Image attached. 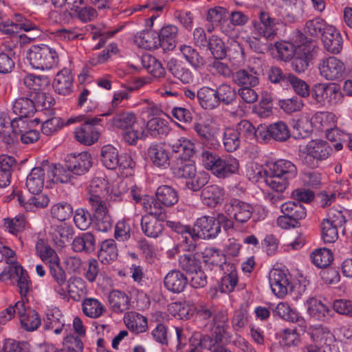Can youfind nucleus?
<instances>
[{
  "mask_svg": "<svg viewBox=\"0 0 352 352\" xmlns=\"http://www.w3.org/2000/svg\"><path fill=\"white\" fill-rule=\"evenodd\" d=\"M297 174L296 166L290 161L279 160L272 164L269 169L265 170V182L276 192H283L289 184V181Z\"/></svg>",
  "mask_w": 352,
  "mask_h": 352,
  "instance_id": "obj_1",
  "label": "nucleus"
},
{
  "mask_svg": "<svg viewBox=\"0 0 352 352\" xmlns=\"http://www.w3.org/2000/svg\"><path fill=\"white\" fill-rule=\"evenodd\" d=\"M27 59L32 67L38 69H50L58 65L56 51L46 45H33L28 50Z\"/></svg>",
  "mask_w": 352,
  "mask_h": 352,
  "instance_id": "obj_2",
  "label": "nucleus"
},
{
  "mask_svg": "<svg viewBox=\"0 0 352 352\" xmlns=\"http://www.w3.org/2000/svg\"><path fill=\"white\" fill-rule=\"evenodd\" d=\"M48 267L51 276L57 285L54 289L60 296H65L66 292L74 293L73 285H82L80 278L73 277L67 280L66 273L60 266V261L49 265Z\"/></svg>",
  "mask_w": 352,
  "mask_h": 352,
  "instance_id": "obj_3",
  "label": "nucleus"
},
{
  "mask_svg": "<svg viewBox=\"0 0 352 352\" xmlns=\"http://www.w3.org/2000/svg\"><path fill=\"white\" fill-rule=\"evenodd\" d=\"M90 206L93 212L96 229L102 232H107L111 230L113 219L105 201H100L98 198H91Z\"/></svg>",
  "mask_w": 352,
  "mask_h": 352,
  "instance_id": "obj_4",
  "label": "nucleus"
},
{
  "mask_svg": "<svg viewBox=\"0 0 352 352\" xmlns=\"http://www.w3.org/2000/svg\"><path fill=\"white\" fill-rule=\"evenodd\" d=\"M15 307L21 327L25 331H33L38 329L41 324V319L39 314L29 306L28 301L23 298L15 303Z\"/></svg>",
  "mask_w": 352,
  "mask_h": 352,
  "instance_id": "obj_5",
  "label": "nucleus"
},
{
  "mask_svg": "<svg viewBox=\"0 0 352 352\" xmlns=\"http://www.w3.org/2000/svg\"><path fill=\"white\" fill-rule=\"evenodd\" d=\"M332 151L331 146L324 140H311L306 146L304 163L308 166L314 168L315 160H324L329 157Z\"/></svg>",
  "mask_w": 352,
  "mask_h": 352,
  "instance_id": "obj_6",
  "label": "nucleus"
},
{
  "mask_svg": "<svg viewBox=\"0 0 352 352\" xmlns=\"http://www.w3.org/2000/svg\"><path fill=\"white\" fill-rule=\"evenodd\" d=\"M318 67L320 76L328 80H338L345 72L344 63L333 56L320 59Z\"/></svg>",
  "mask_w": 352,
  "mask_h": 352,
  "instance_id": "obj_7",
  "label": "nucleus"
},
{
  "mask_svg": "<svg viewBox=\"0 0 352 352\" xmlns=\"http://www.w3.org/2000/svg\"><path fill=\"white\" fill-rule=\"evenodd\" d=\"M258 19V21H252L254 33L267 38L270 41L273 40L277 34V25H280V21L271 17L269 13L264 11L259 12Z\"/></svg>",
  "mask_w": 352,
  "mask_h": 352,
  "instance_id": "obj_8",
  "label": "nucleus"
},
{
  "mask_svg": "<svg viewBox=\"0 0 352 352\" xmlns=\"http://www.w3.org/2000/svg\"><path fill=\"white\" fill-rule=\"evenodd\" d=\"M309 334L311 342L307 346L319 352H327V349H331L330 345L333 336L327 327L322 325L312 326L309 329Z\"/></svg>",
  "mask_w": 352,
  "mask_h": 352,
  "instance_id": "obj_9",
  "label": "nucleus"
},
{
  "mask_svg": "<svg viewBox=\"0 0 352 352\" xmlns=\"http://www.w3.org/2000/svg\"><path fill=\"white\" fill-rule=\"evenodd\" d=\"M221 231L219 223L214 217L204 216L197 219L192 233L193 237L208 239L215 237Z\"/></svg>",
  "mask_w": 352,
  "mask_h": 352,
  "instance_id": "obj_10",
  "label": "nucleus"
},
{
  "mask_svg": "<svg viewBox=\"0 0 352 352\" xmlns=\"http://www.w3.org/2000/svg\"><path fill=\"white\" fill-rule=\"evenodd\" d=\"M47 171H50L49 162L44 160L41 166L32 169L26 179V187L31 193L41 192L44 185V181L47 179Z\"/></svg>",
  "mask_w": 352,
  "mask_h": 352,
  "instance_id": "obj_11",
  "label": "nucleus"
},
{
  "mask_svg": "<svg viewBox=\"0 0 352 352\" xmlns=\"http://www.w3.org/2000/svg\"><path fill=\"white\" fill-rule=\"evenodd\" d=\"M101 121L100 118H94L87 119L75 131V138L78 142L85 145H91L95 143L98 138L99 133L95 126Z\"/></svg>",
  "mask_w": 352,
  "mask_h": 352,
  "instance_id": "obj_12",
  "label": "nucleus"
},
{
  "mask_svg": "<svg viewBox=\"0 0 352 352\" xmlns=\"http://www.w3.org/2000/svg\"><path fill=\"white\" fill-rule=\"evenodd\" d=\"M270 283L272 292L279 298L285 296L288 291H292L293 288L288 275L278 269H274L271 272Z\"/></svg>",
  "mask_w": 352,
  "mask_h": 352,
  "instance_id": "obj_13",
  "label": "nucleus"
},
{
  "mask_svg": "<svg viewBox=\"0 0 352 352\" xmlns=\"http://www.w3.org/2000/svg\"><path fill=\"white\" fill-rule=\"evenodd\" d=\"M226 212L232 216L236 221L244 223L251 218L253 208L248 203L234 199L226 206Z\"/></svg>",
  "mask_w": 352,
  "mask_h": 352,
  "instance_id": "obj_14",
  "label": "nucleus"
},
{
  "mask_svg": "<svg viewBox=\"0 0 352 352\" xmlns=\"http://www.w3.org/2000/svg\"><path fill=\"white\" fill-rule=\"evenodd\" d=\"M65 160L67 169L77 175L85 174L92 166L91 157L87 153L68 155Z\"/></svg>",
  "mask_w": 352,
  "mask_h": 352,
  "instance_id": "obj_15",
  "label": "nucleus"
},
{
  "mask_svg": "<svg viewBox=\"0 0 352 352\" xmlns=\"http://www.w3.org/2000/svg\"><path fill=\"white\" fill-rule=\"evenodd\" d=\"M321 38L324 49L329 52L334 54L340 52L342 48V38L335 27L328 26Z\"/></svg>",
  "mask_w": 352,
  "mask_h": 352,
  "instance_id": "obj_16",
  "label": "nucleus"
},
{
  "mask_svg": "<svg viewBox=\"0 0 352 352\" xmlns=\"http://www.w3.org/2000/svg\"><path fill=\"white\" fill-rule=\"evenodd\" d=\"M273 314L287 322L297 323L302 331L305 330L306 322L305 319L287 303L279 302L273 310Z\"/></svg>",
  "mask_w": 352,
  "mask_h": 352,
  "instance_id": "obj_17",
  "label": "nucleus"
},
{
  "mask_svg": "<svg viewBox=\"0 0 352 352\" xmlns=\"http://www.w3.org/2000/svg\"><path fill=\"white\" fill-rule=\"evenodd\" d=\"M108 304L111 311L116 314H123L131 307L129 296L120 290H112L108 295Z\"/></svg>",
  "mask_w": 352,
  "mask_h": 352,
  "instance_id": "obj_18",
  "label": "nucleus"
},
{
  "mask_svg": "<svg viewBox=\"0 0 352 352\" xmlns=\"http://www.w3.org/2000/svg\"><path fill=\"white\" fill-rule=\"evenodd\" d=\"M147 154L155 166L166 168L170 165L169 152L162 143L152 144L147 150Z\"/></svg>",
  "mask_w": 352,
  "mask_h": 352,
  "instance_id": "obj_19",
  "label": "nucleus"
},
{
  "mask_svg": "<svg viewBox=\"0 0 352 352\" xmlns=\"http://www.w3.org/2000/svg\"><path fill=\"white\" fill-rule=\"evenodd\" d=\"M165 287L175 294L182 292L188 284V278L179 270H172L168 272L164 280Z\"/></svg>",
  "mask_w": 352,
  "mask_h": 352,
  "instance_id": "obj_20",
  "label": "nucleus"
},
{
  "mask_svg": "<svg viewBox=\"0 0 352 352\" xmlns=\"http://www.w3.org/2000/svg\"><path fill=\"white\" fill-rule=\"evenodd\" d=\"M164 221L153 216L144 215L141 219L142 230L148 237L157 238L163 232Z\"/></svg>",
  "mask_w": 352,
  "mask_h": 352,
  "instance_id": "obj_21",
  "label": "nucleus"
},
{
  "mask_svg": "<svg viewBox=\"0 0 352 352\" xmlns=\"http://www.w3.org/2000/svg\"><path fill=\"white\" fill-rule=\"evenodd\" d=\"M345 222L344 217L341 212H338L336 220L324 219L322 223V239L324 243H333L338 238L337 227Z\"/></svg>",
  "mask_w": 352,
  "mask_h": 352,
  "instance_id": "obj_22",
  "label": "nucleus"
},
{
  "mask_svg": "<svg viewBox=\"0 0 352 352\" xmlns=\"http://www.w3.org/2000/svg\"><path fill=\"white\" fill-rule=\"evenodd\" d=\"M312 56V52L309 46L305 45L299 46L292 63V69L298 74L305 72L308 69Z\"/></svg>",
  "mask_w": 352,
  "mask_h": 352,
  "instance_id": "obj_23",
  "label": "nucleus"
},
{
  "mask_svg": "<svg viewBox=\"0 0 352 352\" xmlns=\"http://www.w3.org/2000/svg\"><path fill=\"white\" fill-rule=\"evenodd\" d=\"M222 270L225 271V275L221 278L220 290L223 293H230L238 283L236 267L233 264L225 263L222 265Z\"/></svg>",
  "mask_w": 352,
  "mask_h": 352,
  "instance_id": "obj_24",
  "label": "nucleus"
},
{
  "mask_svg": "<svg viewBox=\"0 0 352 352\" xmlns=\"http://www.w3.org/2000/svg\"><path fill=\"white\" fill-rule=\"evenodd\" d=\"M73 81L70 72L64 69L56 74L53 82V87L58 94L68 95L72 91Z\"/></svg>",
  "mask_w": 352,
  "mask_h": 352,
  "instance_id": "obj_25",
  "label": "nucleus"
},
{
  "mask_svg": "<svg viewBox=\"0 0 352 352\" xmlns=\"http://www.w3.org/2000/svg\"><path fill=\"white\" fill-rule=\"evenodd\" d=\"M306 303L307 305V312L311 316L319 320H328L331 316L332 311L330 307L320 300L315 298H310Z\"/></svg>",
  "mask_w": 352,
  "mask_h": 352,
  "instance_id": "obj_26",
  "label": "nucleus"
},
{
  "mask_svg": "<svg viewBox=\"0 0 352 352\" xmlns=\"http://www.w3.org/2000/svg\"><path fill=\"white\" fill-rule=\"evenodd\" d=\"M170 168L175 177L186 179L194 175L196 170L195 164L191 160L175 159Z\"/></svg>",
  "mask_w": 352,
  "mask_h": 352,
  "instance_id": "obj_27",
  "label": "nucleus"
},
{
  "mask_svg": "<svg viewBox=\"0 0 352 352\" xmlns=\"http://www.w3.org/2000/svg\"><path fill=\"white\" fill-rule=\"evenodd\" d=\"M216 90L208 87H203L198 90L197 101L201 108L213 110L219 106Z\"/></svg>",
  "mask_w": 352,
  "mask_h": 352,
  "instance_id": "obj_28",
  "label": "nucleus"
},
{
  "mask_svg": "<svg viewBox=\"0 0 352 352\" xmlns=\"http://www.w3.org/2000/svg\"><path fill=\"white\" fill-rule=\"evenodd\" d=\"M13 113L21 117L30 118L36 111V104L32 97H20L12 104Z\"/></svg>",
  "mask_w": 352,
  "mask_h": 352,
  "instance_id": "obj_29",
  "label": "nucleus"
},
{
  "mask_svg": "<svg viewBox=\"0 0 352 352\" xmlns=\"http://www.w3.org/2000/svg\"><path fill=\"white\" fill-rule=\"evenodd\" d=\"M72 246L76 252H92L96 247L95 236L90 232L82 233L74 238Z\"/></svg>",
  "mask_w": 352,
  "mask_h": 352,
  "instance_id": "obj_30",
  "label": "nucleus"
},
{
  "mask_svg": "<svg viewBox=\"0 0 352 352\" xmlns=\"http://www.w3.org/2000/svg\"><path fill=\"white\" fill-rule=\"evenodd\" d=\"M232 80L241 87H254L259 83L258 77L253 69H239L232 74Z\"/></svg>",
  "mask_w": 352,
  "mask_h": 352,
  "instance_id": "obj_31",
  "label": "nucleus"
},
{
  "mask_svg": "<svg viewBox=\"0 0 352 352\" xmlns=\"http://www.w3.org/2000/svg\"><path fill=\"white\" fill-rule=\"evenodd\" d=\"M74 230L71 224L60 223L56 226L53 233H51L54 243L60 248L64 247L73 237Z\"/></svg>",
  "mask_w": 352,
  "mask_h": 352,
  "instance_id": "obj_32",
  "label": "nucleus"
},
{
  "mask_svg": "<svg viewBox=\"0 0 352 352\" xmlns=\"http://www.w3.org/2000/svg\"><path fill=\"white\" fill-rule=\"evenodd\" d=\"M156 198L164 207H171L179 200L178 192L170 186L162 185L157 188L155 192Z\"/></svg>",
  "mask_w": 352,
  "mask_h": 352,
  "instance_id": "obj_33",
  "label": "nucleus"
},
{
  "mask_svg": "<svg viewBox=\"0 0 352 352\" xmlns=\"http://www.w3.org/2000/svg\"><path fill=\"white\" fill-rule=\"evenodd\" d=\"M167 67L169 72L182 82L190 83L192 82L193 76L192 72L182 62L172 58L168 62Z\"/></svg>",
  "mask_w": 352,
  "mask_h": 352,
  "instance_id": "obj_34",
  "label": "nucleus"
},
{
  "mask_svg": "<svg viewBox=\"0 0 352 352\" xmlns=\"http://www.w3.org/2000/svg\"><path fill=\"white\" fill-rule=\"evenodd\" d=\"M177 32V27L173 25L162 28L158 33L159 39H160V47L164 50H173L176 45Z\"/></svg>",
  "mask_w": 352,
  "mask_h": 352,
  "instance_id": "obj_35",
  "label": "nucleus"
},
{
  "mask_svg": "<svg viewBox=\"0 0 352 352\" xmlns=\"http://www.w3.org/2000/svg\"><path fill=\"white\" fill-rule=\"evenodd\" d=\"M135 41L146 50H153L160 46L158 32L153 30H144L135 36Z\"/></svg>",
  "mask_w": 352,
  "mask_h": 352,
  "instance_id": "obj_36",
  "label": "nucleus"
},
{
  "mask_svg": "<svg viewBox=\"0 0 352 352\" xmlns=\"http://www.w3.org/2000/svg\"><path fill=\"white\" fill-rule=\"evenodd\" d=\"M50 171H47V179L53 183H67L71 180L72 173V170L66 167V161L65 165H54L49 163Z\"/></svg>",
  "mask_w": 352,
  "mask_h": 352,
  "instance_id": "obj_37",
  "label": "nucleus"
},
{
  "mask_svg": "<svg viewBox=\"0 0 352 352\" xmlns=\"http://www.w3.org/2000/svg\"><path fill=\"white\" fill-rule=\"evenodd\" d=\"M36 254L49 265L60 261V258L53 250L43 239H38L36 243Z\"/></svg>",
  "mask_w": 352,
  "mask_h": 352,
  "instance_id": "obj_38",
  "label": "nucleus"
},
{
  "mask_svg": "<svg viewBox=\"0 0 352 352\" xmlns=\"http://www.w3.org/2000/svg\"><path fill=\"white\" fill-rule=\"evenodd\" d=\"M109 123L115 128L126 130L138 122L133 112L120 111L109 120Z\"/></svg>",
  "mask_w": 352,
  "mask_h": 352,
  "instance_id": "obj_39",
  "label": "nucleus"
},
{
  "mask_svg": "<svg viewBox=\"0 0 352 352\" xmlns=\"http://www.w3.org/2000/svg\"><path fill=\"white\" fill-rule=\"evenodd\" d=\"M117 256V245L113 239H107L100 243L98 257L102 263H108L116 259Z\"/></svg>",
  "mask_w": 352,
  "mask_h": 352,
  "instance_id": "obj_40",
  "label": "nucleus"
},
{
  "mask_svg": "<svg viewBox=\"0 0 352 352\" xmlns=\"http://www.w3.org/2000/svg\"><path fill=\"white\" fill-rule=\"evenodd\" d=\"M223 190L217 185H209L204 187L201 197L205 204L214 207L223 199Z\"/></svg>",
  "mask_w": 352,
  "mask_h": 352,
  "instance_id": "obj_41",
  "label": "nucleus"
},
{
  "mask_svg": "<svg viewBox=\"0 0 352 352\" xmlns=\"http://www.w3.org/2000/svg\"><path fill=\"white\" fill-rule=\"evenodd\" d=\"M147 134L153 138H161L166 135L170 131L167 122L160 118H153L146 124Z\"/></svg>",
  "mask_w": 352,
  "mask_h": 352,
  "instance_id": "obj_42",
  "label": "nucleus"
},
{
  "mask_svg": "<svg viewBox=\"0 0 352 352\" xmlns=\"http://www.w3.org/2000/svg\"><path fill=\"white\" fill-rule=\"evenodd\" d=\"M193 129L202 140L208 142L217 140L219 135V129L216 126L205 122L195 123Z\"/></svg>",
  "mask_w": 352,
  "mask_h": 352,
  "instance_id": "obj_43",
  "label": "nucleus"
},
{
  "mask_svg": "<svg viewBox=\"0 0 352 352\" xmlns=\"http://www.w3.org/2000/svg\"><path fill=\"white\" fill-rule=\"evenodd\" d=\"M239 168V164L236 158L227 156L222 158L219 168L214 174L219 178L223 179L236 173Z\"/></svg>",
  "mask_w": 352,
  "mask_h": 352,
  "instance_id": "obj_44",
  "label": "nucleus"
},
{
  "mask_svg": "<svg viewBox=\"0 0 352 352\" xmlns=\"http://www.w3.org/2000/svg\"><path fill=\"white\" fill-rule=\"evenodd\" d=\"M100 161L108 169L114 170L118 166L119 155L118 150L111 145H105L100 151Z\"/></svg>",
  "mask_w": 352,
  "mask_h": 352,
  "instance_id": "obj_45",
  "label": "nucleus"
},
{
  "mask_svg": "<svg viewBox=\"0 0 352 352\" xmlns=\"http://www.w3.org/2000/svg\"><path fill=\"white\" fill-rule=\"evenodd\" d=\"M179 50L185 59L189 64L195 69H201L206 63L205 58L190 45H182L179 47Z\"/></svg>",
  "mask_w": 352,
  "mask_h": 352,
  "instance_id": "obj_46",
  "label": "nucleus"
},
{
  "mask_svg": "<svg viewBox=\"0 0 352 352\" xmlns=\"http://www.w3.org/2000/svg\"><path fill=\"white\" fill-rule=\"evenodd\" d=\"M174 153L178 155L176 159L190 160L194 154V144L186 139H179L170 144Z\"/></svg>",
  "mask_w": 352,
  "mask_h": 352,
  "instance_id": "obj_47",
  "label": "nucleus"
},
{
  "mask_svg": "<svg viewBox=\"0 0 352 352\" xmlns=\"http://www.w3.org/2000/svg\"><path fill=\"white\" fill-rule=\"evenodd\" d=\"M281 212L296 222L306 216L305 208L301 204L296 201H288L283 204L281 206Z\"/></svg>",
  "mask_w": 352,
  "mask_h": 352,
  "instance_id": "obj_48",
  "label": "nucleus"
},
{
  "mask_svg": "<svg viewBox=\"0 0 352 352\" xmlns=\"http://www.w3.org/2000/svg\"><path fill=\"white\" fill-rule=\"evenodd\" d=\"M142 206L147 212L146 215L153 216L154 217L160 218V219H165L164 206H163L160 201H158L157 198L155 199L151 197L144 195Z\"/></svg>",
  "mask_w": 352,
  "mask_h": 352,
  "instance_id": "obj_49",
  "label": "nucleus"
},
{
  "mask_svg": "<svg viewBox=\"0 0 352 352\" xmlns=\"http://www.w3.org/2000/svg\"><path fill=\"white\" fill-rule=\"evenodd\" d=\"M146 137L144 125L138 123L126 129L123 133V140L129 145H135L138 140H143Z\"/></svg>",
  "mask_w": 352,
  "mask_h": 352,
  "instance_id": "obj_50",
  "label": "nucleus"
},
{
  "mask_svg": "<svg viewBox=\"0 0 352 352\" xmlns=\"http://www.w3.org/2000/svg\"><path fill=\"white\" fill-rule=\"evenodd\" d=\"M8 265L5 267L3 272L0 274V280H16V277L23 272V267L14 261V257L9 256L6 258Z\"/></svg>",
  "mask_w": 352,
  "mask_h": 352,
  "instance_id": "obj_51",
  "label": "nucleus"
},
{
  "mask_svg": "<svg viewBox=\"0 0 352 352\" xmlns=\"http://www.w3.org/2000/svg\"><path fill=\"white\" fill-rule=\"evenodd\" d=\"M219 104H232L236 100L237 94L235 89L227 84L219 85L216 89Z\"/></svg>",
  "mask_w": 352,
  "mask_h": 352,
  "instance_id": "obj_52",
  "label": "nucleus"
},
{
  "mask_svg": "<svg viewBox=\"0 0 352 352\" xmlns=\"http://www.w3.org/2000/svg\"><path fill=\"white\" fill-rule=\"evenodd\" d=\"M313 263L320 268H326L333 259L331 251L327 248H320L311 254Z\"/></svg>",
  "mask_w": 352,
  "mask_h": 352,
  "instance_id": "obj_53",
  "label": "nucleus"
},
{
  "mask_svg": "<svg viewBox=\"0 0 352 352\" xmlns=\"http://www.w3.org/2000/svg\"><path fill=\"white\" fill-rule=\"evenodd\" d=\"M82 306L84 314L92 318H98L105 311L104 305L94 298H87L84 300Z\"/></svg>",
  "mask_w": 352,
  "mask_h": 352,
  "instance_id": "obj_54",
  "label": "nucleus"
},
{
  "mask_svg": "<svg viewBox=\"0 0 352 352\" xmlns=\"http://www.w3.org/2000/svg\"><path fill=\"white\" fill-rule=\"evenodd\" d=\"M270 137L278 142H285L290 137V131L287 124L278 121L270 124Z\"/></svg>",
  "mask_w": 352,
  "mask_h": 352,
  "instance_id": "obj_55",
  "label": "nucleus"
},
{
  "mask_svg": "<svg viewBox=\"0 0 352 352\" xmlns=\"http://www.w3.org/2000/svg\"><path fill=\"white\" fill-rule=\"evenodd\" d=\"M201 155L204 166L214 175L223 157L214 151L209 150L202 151Z\"/></svg>",
  "mask_w": 352,
  "mask_h": 352,
  "instance_id": "obj_56",
  "label": "nucleus"
},
{
  "mask_svg": "<svg viewBox=\"0 0 352 352\" xmlns=\"http://www.w3.org/2000/svg\"><path fill=\"white\" fill-rule=\"evenodd\" d=\"M144 67L155 77H162L165 74L162 64L155 56L144 55L142 57Z\"/></svg>",
  "mask_w": 352,
  "mask_h": 352,
  "instance_id": "obj_57",
  "label": "nucleus"
},
{
  "mask_svg": "<svg viewBox=\"0 0 352 352\" xmlns=\"http://www.w3.org/2000/svg\"><path fill=\"white\" fill-rule=\"evenodd\" d=\"M241 138L234 128H227L223 133V146L228 152L235 151L240 146Z\"/></svg>",
  "mask_w": 352,
  "mask_h": 352,
  "instance_id": "obj_58",
  "label": "nucleus"
},
{
  "mask_svg": "<svg viewBox=\"0 0 352 352\" xmlns=\"http://www.w3.org/2000/svg\"><path fill=\"white\" fill-rule=\"evenodd\" d=\"M179 265L188 273L195 272L201 268V261L192 254H184L179 257Z\"/></svg>",
  "mask_w": 352,
  "mask_h": 352,
  "instance_id": "obj_59",
  "label": "nucleus"
},
{
  "mask_svg": "<svg viewBox=\"0 0 352 352\" xmlns=\"http://www.w3.org/2000/svg\"><path fill=\"white\" fill-rule=\"evenodd\" d=\"M50 211L53 218L64 221L72 216L73 208L67 202H60L53 205Z\"/></svg>",
  "mask_w": 352,
  "mask_h": 352,
  "instance_id": "obj_60",
  "label": "nucleus"
},
{
  "mask_svg": "<svg viewBox=\"0 0 352 352\" xmlns=\"http://www.w3.org/2000/svg\"><path fill=\"white\" fill-rule=\"evenodd\" d=\"M30 96L32 98L36 109H47L55 103V100L51 94L43 91L32 92Z\"/></svg>",
  "mask_w": 352,
  "mask_h": 352,
  "instance_id": "obj_61",
  "label": "nucleus"
},
{
  "mask_svg": "<svg viewBox=\"0 0 352 352\" xmlns=\"http://www.w3.org/2000/svg\"><path fill=\"white\" fill-rule=\"evenodd\" d=\"M215 59H222L226 56V48L223 41L217 36H212L208 39L206 46Z\"/></svg>",
  "mask_w": 352,
  "mask_h": 352,
  "instance_id": "obj_62",
  "label": "nucleus"
},
{
  "mask_svg": "<svg viewBox=\"0 0 352 352\" xmlns=\"http://www.w3.org/2000/svg\"><path fill=\"white\" fill-rule=\"evenodd\" d=\"M124 322L129 330L136 333L144 332L147 328L146 318L140 315L124 318Z\"/></svg>",
  "mask_w": 352,
  "mask_h": 352,
  "instance_id": "obj_63",
  "label": "nucleus"
},
{
  "mask_svg": "<svg viewBox=\"0 0 352 352\" xmlns=\"http://www.w3.org/2000/svg\"><path fill=\"white\" fill-rule=\"evenodd\" d=\"M294 92L302 98H307L310 95L309 85L303 80L296 77L294 74H289V82Z\"/></svg>",
  "mask_w": 352,
  "mask_h": 352,
  "instance_id": "obj_64",
  "label": "nucleus"
}]
</instances>
